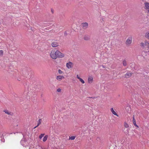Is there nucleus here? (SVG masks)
<instances>
[{
  "label": "nucleus",
  "instance_id": "f257e3e1",
  "mask_svg": "<svg viewBox=\"0 0 149 149\" xmlns=\"http://www.w3.org/2000/svg\"><path fill=\"white\" fill-rule=\"evenodd\" d=\"M58 50L55 51L54 50L51 51L50 54V57L54 59H56L57 58V53Z\"/></svg>",
  "mask_w": 149,
  "mask_h": 149
},
{
  "label": "nucleus",
  "instance_id": "f03ea898",
  "mask_svg": "<svg viewBox=\"0 0 149 149\" xmlns=\"http://www.w3.org/2000/svg\"><path fill=\"white\" fill-rule=\"evenodd\" d=\"M124 125L125 127V128H124L123 130L124 132L125 133H128L129 130V125L126 122H125L124 123Z\"/></svg>",
  "mask_w": 149,
  "mask_h": 149
},
{
  "label": "nucleus",
  "instance_id": "7ed1b4c3",
  "mask_svg": "<svg viewBox=\"0 0 149 149\" xmlns=\"http://www.w3.org/2000/svg\"><path fill=\"white\" fill-rule=\"evenodd\" d=\"M132 37L131 36L129 37L127 39L125 43L127 45L129 46L132 43Z\"/></svg>",
  "mask_w": 149,
  "mask_h": 149
},
{
  "label": "nucleus",
  "instance_id": "20e7f679",
  "mask_svg": "<svg viewBox=\"0 0 149 149\" xmlns=\"http://www.w3.org/2000/svg\"><path fill=\"white\" fill-rule=\"evenodd\" d=\"M93 76H89L88 78V84H91L93 81Z\"/></svg>",
  "mask_w": 149,
  "mask_h": 149
},
{
  "label": "nucleus",
  "instance_id": "39448f33",
  "mask_svg": "<svg viewBox=\"0 0 149 149\" xmlns=\"http://www.w3.org/2000/svg\"><path fill=\"white\" fill-rule=\"evenodd\" d=\"M57 56L58 58H62L65 56V54L62 53L58 50Z\"/></svg>",
  "mask_w": 149,
  "mask_h": 149
},
{
  "label": "nucleus",
  "instance_id": "423d86ee",
  "mask_svg": "<svg viewBox=\"0 0 149 149\" xmlns=\"http://www.w3.org/2000/svg\"><path fill=\"white\" fill-rule=\"evenodd\" d=\"M145 51L147 52H149V43L147 42H145Z\"/></svg>",
  "mask_w": 149,
  "mask_h": 149
},
{
  "label": "nucleus",
  "instance_id": "0eeeda50",
  "mask_svg": "<svg viewBox=\"0 0 149 149\" xmlns=\"http://www.w3.org/2000/svg\"><path fill=\"white\" fill-rule=\"evenodd\" d=\"M66 65L68 69H70L73 66V64L71 62H69L66 63Z\"/></svg>",
  "mask_w": 149,
  "mask_h": 149
},
{
  "label": "nucleus",
  "instance_id": "6e6552de",
  "mask_svg": "<svg viewBox=\"0 0 149 149\" xmlns=\"http://www.w3.org/2000/svg\"><path fill=\"white\" fill-rule=\"evenodd\" d=\"M65 78V77L63 76L59 75H58L56 77V79L58 81H61L62 79H64Z\"/></svg>",
  "mask_w": 149,
  "mask_h": 149
},
{
  "label": "nucleus",
  "instance_id": "1a4fd4ad",
  "mask_svg": "<svg viewBox=\"0 0 149 149\" xmlns=\"http://www.w3.org/2000/svg\"><path fill=\"white\" fill-rule=\"evenodd\" d=\"M144 5L145 9L147 10L149 13V3L147 2H146L145 3Z\"/></svg>",
  "mask_w": 149,
  "mask_h": 149
},
{
  "label": "nucleus",
  "instance_id": "9d476101",
  "mask_svg": "<svg viewBox=\"0 0 149 149\" xmlns=\"http://www.w3.org/2000/svg\"><path fill=\"white\" fill-rule=\"evenodd\" d=\"M3 112L8 115H10L11 116H13V113L7 110H3Z\"/></svg>",
  "mask_w": 149,
  "mask_h": 149
},
{
  "label": "nucleus",
  "instance_id": "9b49d317",
  "mask_svg": "<svg viewBox=\"0 0 149 149\" xmlns=\"http://www.w3.org/2000/svg\"><path fill=\"white\" fill-rule=\"evenodd\" d=\"M52 46L53 47H55L58 46V43L56 42H53L51 44Z\"/></svg>",
  "mask_w": 149,
  "mask_h": 149
},
{
  "label": "nucleus",
  "instance_id": "f8f14e48",
  "mask_svg": "<svg viewBox=\"0 0 149 149\" xmlns=\"http://www.w3.org/2000/svg\"><path fill=\"white\" fill-rule=\"evenodd\" d=\"M111 111V112L112 113L117 116L118 117V115L117 114V113L113 109V108H111L110 109Z\"/></svg>",
  "mask_w": 149,
  "mask_h": 149
},
{
  "label": "nucleus",
  "instance_id": "ddd939ff",
  "mask_svg": "<svg viewBox=\"0 0 149 149\" xmlns=\"http://www.w3.org/2000/svg\"><path fill=\"white\" fill-rule=\"evenodd\" d=\"M88 24L87 23L85 22L82 24V26L84 28H86L88 26Z\"/></svg>",
  "mask_w": 149,
  "mask_h": 149
},
{
  "label": "nucleus",
  "instance_id": "4468645a",
  "mask_svg": "<svg viewBox=\"0 0 149 149\" xmlns=\"http://www.w3.org/2000/svg\"><path fill=\"white\" fill-rule=\"evenodd\" d=\"M132 75L131 73H127L125 75V77L126 78H129L131 77Z\"/></svg>",
  "mask_w": 149,
  "mask_h": 149
},
{
  "label": "nucleus",
  "instance_id": "2eb2a0df",
  "mask_svg": "<svg viewBox=\"0 0 149 149\" xmlns=\"http://www.w3.org/2000/svg\"><path fill=\"white\" fill-rule=\"evenodd\" d=\"M133 122L134 123V125L136 127H139L138 126L136 125V120L134 118V116H133Z\"/></svg>",
  "mask_w": 149,
  "mask_h": 149
},
{
  "label": "nucleus",
  "instance_id": "dca6fc26",
  "mask_svg": "<svg viewBox=\"0 0 149 149\" xmlns=\"http://www.w3.org/2000/svg\"><path fill=\"white\" fill-rule=\"evenodd\" d=\"M41 123V119H39V120L38 121V125L37 126L35 127H34V128L35 129L36 127H38L39 125H40Z\"/></svg>",
  "mask_w": 149,
  "mask_h": 149
},
{
  "label": "nucleus",
  "instance_id": "f3484780",
  "mask_svg": "<svg viewBox=\"0 0 149 149\" xmlns=\"http://www.w3.org/2000/svg\"><path fill=\"white\" fill-rule=\"evenodd\" d=\"M48 138V136L46 135L43 138V141L44 142H45L46 141Z\"/></svg>",
  "mask_w": 149,
  "mask_h": 149
},
{
  "label": "nucleus",
  "instance_id": "a211bd4d",
  "mask_svg": "<svg viewBox=\"0 0 149 149\" xmlns=\"http://www.w3.org/2000/svg\"><path fill=\"white\" fill-rule=\"evenodd\" d=\"M84 39L86 40H88L90 39L89 37L87 36H85L84 37Z\"/></svg>",
  "mask_w": 149,
  "mask_h": 149
},
{
  "label": "nucleus",
  "instance_id": "6ab92c4d",
  "mask_svg": "<svg viewBox=\"0 0 149 149\" xmlns=\"http://www.w3.org/2000/svg\"><path fill=\"white\" fill-rule=\"evenodd\" d=\"M75 137H76L75 136H71L69 137V140H73L75 139Z\"/></svg>",
  "mask_w": 149,
  "mask_h": 149
},
{
  "label": "nucleus",
  "instance_id": "aec40b11",
  "mask_svg": "<svg viewBox=\"0 0 149 149\" xmlns=\"http://www.w3.org/2000/svg\"><path fill=\"white\" fill-rule=\"evenodd\" d=\"M79 81L82 84H84L85 83L84 81L81 78H80L79 79Z\"/></svg>",
  "mask_w": 149,
  "mask_h": 149
},
{
  "label": "nucleus",
  "instance_id": "412c9836",
  "mask_svg": "<svg viewBox=\"0 0 149 149\" xmlns=\"http://www.w3.org/2000/svg\"><path fill=\"white\" fill-rule=\"evenodd\" d=\"M140 46L142 47H146V46L145 45V42L143 43V42H141L140 44Z\"/></svg>",
  "mask_w": 149,
  "mask_h": 149
},
{
  "label": "nucleus",
  "instance_id": "4be33fe9",
  "mask_svg": "<svg viewBox=\"0 0 149 149\" xmlns=\"http://www.w3.org/2000/svg\"><path fill=\"white\" fill-rule=\"evenodd\" d=\"M146 37L149 39V32H147L146 33Z\"/></svg>",
  "mask_w": 149,
  "mask_h": 149
},
{
  "label": "nucleus",
  "instance_id": "5701e85b",
  "mask_svg": "<svg viewBox=\"0 0 149 149\" xmlns=\"http://www.w3.org/2000/svg\"><path fill=\"white\" fill-rule=\"evenodd\" d=\"M123 65L124 66H126L127 65L126 62L125 60H124L123 61Z\"/></svg>",
  "mask_w": 149,
  "mask_h": 149
},
{
  "label": "nucleus",
  "instance_id": "b1692460",
  "mask_svg": "<svg viewBox=\"0 0 149 149\" xmlns=\"http://www.w3.org/2000/svg\"><path fill=\"white\" fill-rule=\"evenodd\" d=\"M44 135V134H41V135L39 136V138L41 139Z\"/></svg>",
  "mask_w": 149,
  "mask_h": 149
},
{
  "label": "nucleus",
  "instance_id": "393cba45",
  "mask_svg": "<svg viewBox=\"0 0 149 149\" xmlns=\"http://www.w3.org/2000/svg\"><path fill=\"white\" fill-rule=\"evenodd\" d=\"M3 53V51L2 50H0V55H2Z\"/></svg>",
  "mask_w": 149,
  "mask_h": 149
},
{
  "label": "nucleus",
  "instance_id": "a878e982",
  "mask_svg": "<svg viewBox=\"0 0 149 149\" xmlns=\"http://www.w3.org/2000/svg\"><path fill=\"white\" fill-rule=\"evenodd\" d=\"M58 72L60 74H62L63 73V72L60 69L58 70Z\"/></svg>",
  "mask_w": 149,
  "mask_h": 149
},
{
  "label": "nucleus",
  "instance_id": "bb28decb",
  "mask_svg": "<svg viewBox=\"0 0 149 149\" xmlns=\"http://www.w3.org/2000/svg\"><path fill=\"white\" fill-rule=\"evenodd\" d=\"M61 89L60 88H58L57 89V91L58 92H61Z\"/></svg>",
  "mask_w": 149,
  "mask_h": 149
},
{
  "label": "nucleus",
  "instance_id": "cd10ccee",
  "mask_svg": "<svg viewBox=\"0 0 149 149\" xmlns=\"http://www.w3.org/2000/svg\"><path fill=\"white\" fill-rule=\"evenodd\" d=\"M77 78L79 79L80 78V77L79 75L78 74H77Z\"/></svg>",
  "mask_w": 149,
  "mask_h": 149
},
{
  "label": "nucleus",
  "instance_id": "c85d7f7f",
  "mask_svg": "<svg viewBox=\"0 0 149 149\" xmlns=\"http://www.w3.org/2000/svg\"><path fill=\"white\" fill-rule=\"evenodd\" d=\"M102 67H103V68H104V67L103 65H102Z\"/></svg>",
  "mask_w": 149,
  "mask_h": 149
}]
</instances>
